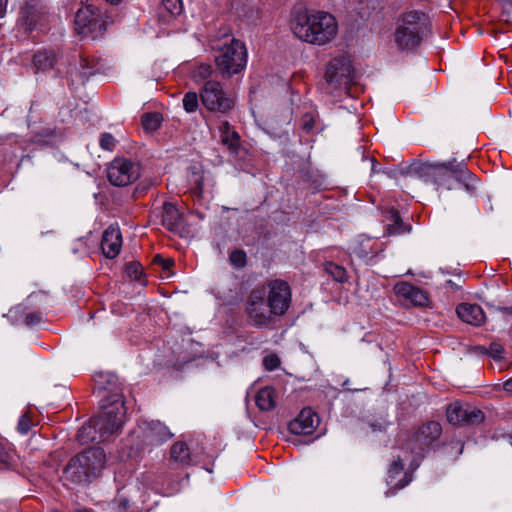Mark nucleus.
<instances>
[{
    "mask_svg": "<svg viewBox=\"0 0 512 512\" xmlns=\"http://www.w3.org/2000/svg\"><path fill=\"white\" fill-rule=\"evenodd\" d=\"M102 411L83 426L78 437L83 443L107 441L124 424L126 408L121 395H112L101 404Z\"/></svg>",
    "mask_w": 512,
    "mask_h": 512,
    "instance_id": "f257e3e1",
    "label": "nucleus"
},
{
    "mask_svg": "<svg viewBox=\"0 0 512 512\" xmlns=\"http://www.w3.org/2000/svg\"><path fill=\"white\" fill-rule=\"evenodd\" d=\"M294 35L300 40L324 45L335 38L338 24L333 15L319 11L313 14H298L291 23Z\"/></svg>",
    "mask_w": 512,
    "mask_h": 512,
    "instance_id": "f03ea898",
    "label": "nucleus"
},
{
    "mask_svg": "<svg viewBox=\"0 0 512 512\" xmlns=\"http://www.w3.org/2000/svg\"><path fill=\"white\" fill-rule=\"evenodd\" d=\"M105 463L104 450L92 447L69 460L63 469V477L72 484H86L100 475Z\"/></svg>",
    "mask_w": 512,
    "mask_h": 512,
    "instance_id": "7ed1b4c3",
    "label": "nucleus"
},
{
    "mask_svg": "<svg viewBox=\"0 0 512 512\" xmlns=\"http://www.w3.org/2000/svg\"><path fill=\"white\" fill-rule=\"evenodd\" d=\"M441 434V424L437 421H428L403 439L401 450L411 455L413 469H416L425 454L437 445Z\"/></svg>",
    "mask_w": 512,
    "mask_h": 512,
    "instance_id": "20e7f679",
    "label": "nucleus"
},
{
    "mask_svg": "<svg viewBox=\"0 0 512 512\" xmlns=\"http://www.w3.org/2000/svg\"><path fill=\"white\" fill-rule=\"evenodd\" d=\"M418 172L426 182H431L437 188L447 190L454 187V182L465 183L468 188V183L474 179V175L462 164H422Z\"/></svg>",
    "mask_w": 512,
    "mask_h": 512,
    "instance_id": "39448f33",
    "label": "nucleus"
},
{
    "mask_svg": "<svg viewBox=\"0 0 512 512\" xmlns=\"http://www.w3.org/2000/svg\"><path fill=\"white\" fill-rule=\"evenodd\" d=\"M213 49L216 52L214 57L216 68L222 77L230 78L245 69L247 50L241 41L228 38L222 45L213 46Z\"/></svg>",
    "mask_w": 512,
    "mask_h": 512,
    "instance_id": "423d86ee",
    "label": "nucleus"
},
{
    "mask_svg": "<svg viewBox=\"0 0 512 512\" xmlns=\"http://www.w3.org/2000/svg\"><path fill=\"white\" fill-rule=\"evenodd\" d=\"M427 26L425 14L411 11L404 14L397 23L393 34L394 42L401 51L410 50L418 46L422 40V34Z\"/></svg>",
    "mask_w": 512,
    "mask_h": 512,
    "instance_id": "0eeeda50",
    "label": "nucleus"
},
{
    "mask_svg": "<svg viewBox=\"0 0 512 512\" xmlns=\"http://www.w3.org/2000/svg\"><path fill=\"white\" fill-rule=\"evenodd\" d=\"M259 288H265L267 291L266 300L270 313L275 316L284 315L291 304V288L289 284L281 279L267 281Z\"/></svg>",
    "mask_w": 512,
    "mask_h": 512,
    "instance_id": "6e6552de",
    "label": "nucleus"
},
{
    "mask_svg": "<svg viewBox=\"0 0 512 512\" xmlns=\"http://www.w3.org/2000/svg\"><path fill=\"white\" fill-rule=\"evenodd\" d=\"M202 104L212 112L227 113L234 106V100L223 90L220 82L206 81L201 93Z\"/></svg>",
    "mask_w": 512,
    "mask_h": 512,
    "instance_id": "1a4fd4ad",
    "label": "nucleus"
},
{
    "mask_svg": "<svg viewBox=\"0 0 512 512\" xmlns=\"http://www.w3.org/2000/svg\"><path fill=\"white\" fill-rule=\"evenodd\" d=\"M353 69L351 62L344 56L332 59L326 69L325 79L327 85L336 90H348L353 82Z\"/></svg>",
    "mask_w": 512,
    "mask_h": 512,
    "instance_id": "9d476101",
    "label": "nucleus"
},
{
    "mask_svg": "<svg viewBox=\"0 0 512 512\" xmlns=\"http://www.w3.org/2000/svg\"><path fill=\"white\" fill-rule=\"evenodd\" d=\"M107 177L114 186H127L140 177V165L130 159L115 158L107 168Z\"/></svg>",
    "mask_w": 512,
    "mask_h": 512,
    "instance_id": "9b49d317",
    "label": "nucleus"
},
{
    "mask_svg": "<svg viewBox=\"0 0 512 512\" xmlns=\"http://www.w3.org/2000/svg\"><path fill=\"white\" fill-rule=\"evenodd\" d=\"M267 291L265 288H254L246 302V312L249 319L257 327L270 324L271 315L270 308L266 300Z\"/></svg>",
    "mask_w": 512,
    "mask_h": 512,
    "instance_id": "f8f14e48",
    "label": "nucleus"
},
{
    "mask_svg": "<svg viewBox=\"0 0 512 512\" xmlns=\"http://www.w3.org/2000/svg\"><path fill=\"white\" fill-rule=\"evenodd\" d=\"M75 31L81 36L94 35L105 29L100 13L92 6L80 7L74 18Z\"/></svg>",
    "mask_w": 512,
    "mask_h": 512,
    "instance_id": "ddd939ff",
    "label": "nucleus"
},
{
    "mask_svg": "<svg viewBox=\"0 0 512 512\" xmlns=\"http://www.w3.org/2000/svg\"><path fill=\"white\" fill-rule=\"evenodd\" d=\"M446 416L453 425H474L483 420V413L476 408L454 402L447 407Z\"/></svg>",
    "mask_w": 512,
    "mask_h": 512,
    "instance_id": "4468645a",
    "label": "nucleus"
},
{
    "mask_svg": "<svg viewBox=\"0 0 512 512\" xmlns=\"http://www.w3.org/2000/svg\"><path fill=\"white\" fill-rule=\"evenodd\" d=\"M405 462L411 463V455L400 449V453L394 457L388 470L387 484L391 489H402L411 481V478L404 471ZM410 468L414 470L411 465Z\"/></svg>",
    "mask_w": 512,
    "mask_h": 512,
    "instance_id": "2eb2a0df",
    "label": "nucleus"
},
{
    "mask_svg": "<svg viewBox=\"0 0 512 512\" xmlns=\"http://www.w3.org/2000/svg\"><path fill=\"white\" fill-rule=\"evenodd\" d=\"M197 462V455L191 451L186 442L177 441L171 446L168 464L172 469L189 467Z\"/></svg>",
    "mask_w": 512,
    "mask_h": 512,
    "instance_id": "dca6fc26",
    "label": "nucleus"
},
{
    "mask_svg": "<svg viewBox=\"0 0 512 512\" xmlns=\"http://www.w3.org/2000/svg\"><path fill=\"white\" fill-rule=\"evenodd\" d=\"M96 71V63L93 59L78 55L73 57V63H69L66 74L71 84H74L75 81L83 82Z\"/></svg>",
    "mask_w": 512,
    "mask_h": 512,
    "instance_id": "f3484780",
    "label": "nucleus"
},
{
    "mask_svg": "<svg viewBox=\"0 0 512 512\" xmlns=\"http://www.w3.org/2000/svg\"><path fill=\"white\" fill-rule=\"evenodd\" d=\"M393 291L396 296L406 304L422 307L428 303L427 293L409 282L403 281L396 283L393 287Z\"/></svg>",
    "mask_w": 512,
    "mask_h": 512,
    "instance_id": "a211bd4d",
    "label": "nucleus"
},
{
    "mask_svg": "<svg viewBox=\"0 0 512 512\" xmlns=\"http://www.w3.org/2000/svg\"><path fill=\"white\" fill-rule=\"evenodd\" d=\"M319 424V417L311 408H304L298 416L289 423V431L295 435L312 434Z\"/></svg>",
    "mask_w": 512,
    "mask_h": 512,
    "instance_id": "6ab92c4d",
    "label": "nucleus"
},
{
    "mask_svg": "<svg viewBox=\"0 0 512 512\" xmlns=\"http://www.w3.org/2000/svg\"><path fill=\"white\" fill-rule=\"evenodd\" d=\"M122 247V235L120 229L109 226L102 235L101 249L103 254L110 259L115 258Z\"/></svg>",
    "mask_w": 512,
    "mask_h": 512,
    "instance_id": "aec40b11",
    "label": "nucleus"
},
{
    "mask_svg": "<svg viewBox=\"0 0 512 512\" xmlns=\"http://www.w3.org/2000/svg\"><path fill=\"white\" fill-rule=\"evenodd\" d=\"M458 317L470 325L480 326L485 322V313L481 306L471 303H461L456 308Z\"/></svg>",
    "mask_w": 512,
    "mask_h": 512,
    "instance_id": "412c9836",
    "label": "nucleus"
},
{
    "mask_svg": "<svg viewBox=\"0 0 512 512\" xmlns=\"http://www.w3.org/2000/svg\"><path fill=\"white\" fill-rule=\"evenodd\" d=\"M187 182L191 195L200 200L204 193L206 176L200 166H191L187 173Z\"/></svg>",
    "mask_w": 512,
    "mask_h": 512,
    "instance_id": "4be33fe9",
    "label": "nucleus"
},
{
    "mask_svg": "<svg viewBox=\"0 0 512 512\" xmlns=\"http://www.w3.org/2000/svg\"><path fill=\"white\" fill-rule=\"evenodd\" d=\"M144 433L145 438L151 444H160L172 437V433L169 431L168 427L159 421H151L146 423Z\"/></svg>",
    "mask_w": 512,
    "mask_h": 512,
    "instance_id": "5701e85b",
    "label": "nucleus"
},
{
    "mask_svg": "<svg viewBox=\"0 0 512 512\" xmlns=\"http://www.w3.org/2000/svg\"><path fill=\"white\" fill-rule=\"evenodd\" d=\"M181 214L171 203H164L162 208V224L170 231H176L181 226Z\"/></svg>",
    "mask_w": 512,
    "mask_h": 512,
    "instance_id": "b1692460",
    "label": "nucleus"
},
{
    "mask_svg": "<svg viewBox=\"0 0 512 512\" xmlns=\"http://www.w3.org/2000/svg\"><path fill=\"white\" fill-rule=\"evenodd\" d=\"M221 142L228 147L231 152H237L240 145L239 134L232 129L231 125L224 121L219 127Z\"/></svg>",
    "mask_w": 512,
    "mask_h": 512,
    "instance_id": "393cba45",
    "label": "nucleus"
},
{
    "mask_svg": "<svg viewBox=\"0 0 512 512\" xmlns=\"http://www.w3.org/2000/svg\"><path fill=\"white\" fill-rule=\"evenodd\" d=\"M56 63L57 57L53 52L39 51L33 56V67L36 73L48 71L54 68Z\"/></svg>",
    "mask_w": 512,
    "mask_h": 512,
    "instance_id": "a878e982",
    "label": "nucleus"
},
{
    "mask_svg": "<svg viewBox=\"0 0 512 512\" xmlns=\"http://www.w3.org/2000/svg\"><path fill=\"white\" fill-rule=\"evenodd\" d=\"M257 407L262 411H269L275 407V391L271 387H265L258 391L255 397Z\"/></svg>",
    "mask_w": 512,
    "mask_h": 512,
    "instance_id": "bb28decb",
    "label": "nucleus"
},
{
    "mask_svg": "<svg viewBox=\"0 0 512 512\" xmlns=\"http://www.w3.org/2000/svg\"><path fill=\"white\" fill-rule=\"evenodd\" d=\"M388 219L392 222L388 225V231L390 234H403L410 231V226L403 223L397 210H389Z\"/></svg>",
    "mask_w": 512,
    "mask_h": 512,
    "instance_id": "cd10ccee",
    "label": "nucleus"
},
{
    "mask_svg": "<svg viewBox=\"0 0 512 512\" xmlns=\"http://www.w3.org/2000/svg\"><path fill=\"white\" fill-rule=\"evenodd\" d=\"M16 463V454L9 446L0 442V469H9Z\"/></svg>",
    "mask_w": 512,
    "mask_h": 512,
    "instance_id": "c85d7f7f",
    "label": "nucleus"
},
{
    "mask_svg": "<svg viewBox=\"0 0 512 512\" xmlns=\"http://www.w3.org/2000/svg\"><path fill=\"white\" fill-rule=\"evenodd\" d=\"M324 269L335 281L340 283L347 281V272L344 267L333 262H327Z\"/></svg>",
    "mask_w": 512,
    "mask_h": 512,
    "instance_id": "c756f323",
    "label": "nucleus"
},
{
    "mask_svg": "<svg viewBox=\"0 0 512 512\" xmlns=\"http://www.w3.org/2000/svg\"><path fill=\"white\" fill-rule=\"evenodd\" d=\"M162 122V116L157 113H146L142 117V126L146 131H155L160 127Z\"/></svg>",
    "mask_w": 512,
    "mask_h": 512,
    "instance_id": "7c9ffc66",
    "label": "nucleus"
},
{
    "mask_svg": "<svg viewBox=\"0 0 512 512\" xmlns=\"http://www.w3.org/2000/svg\"><path fill=\"white\" fill-rule=\"evenodd\" d=\"M35 425V422L32 420V415L30 411H26L23 415L20 416L17 423V431L26 435L30 432L31 428Z\"/></svg>",
    "mask_w": 512,
    "mask_h": 512,
    "instance_id": "2f4dec72",
    "label": "nucleus"
},
{
    "mask_svg": "<svg viewBox=\"0 0 512 512\" xmlns=\"http://www.w3.org/2000/svg\"><path fill=\"white\" fill-rule=\"evenodd\" d=\"M183 107L186 112L193 113L199 107L198 95L196 92H187L183 97Z\"/></svg>",
    "mask_w": 512,
    "mask_h": 512,
    "instance_id": "473e14b6",
    "label": "nucleus"
},
{
    "mask_svg": "<svg viewBox=\"0 0 512 512\" xmlns=\"http://www.w3.org/2000/svg\"><path fill=\"white\" fill-rule=\"evenodd\" d=\"M162 7L171 16L180 15L183 10L181 0H162Z\"/></svg>",
    "mask_w": 512,
    "mask_h": 512,
    "instance_id": "72a5a7b5",
    "label": "nucleus"
},
{
    "mask_svg": "<svg viewBox=\"0 0 512 512\" xmlns=\"http://www.w3.org/2000/svg\"><path fill=\"white\" fill-rule=\"evenodd\" d=\"M125 272L131 280L138 281L141 279L143 270L139 262L132 261L126 264Z\"/></svg>",
    "mask_w": 512,
    "mask_h": 512,
    "instance_id": "f704fd0d",
    "label": "nucleus"
},
{
    "mask_svg": "<svg viewBox=\"0 0 512 512\" xmlns=\"http://www.w3.org/2000/svg\"><path fill=\"white\" fill-rule=\"evenodd\" d=\"M213 72L212 66L209 64H199L193 70V77L195 80H205L207 79Z\"/></svg>",
    "mask_w": 512,
    "mask_h": 512,
    "instance_id": "c9c22d12",
    "label": "nucleus"
},
{
    "mask_svg": "<svg viewBox=\"0 0 512 512\" xmlns=\"http://www.w3.org/2000/svg\"><path fill=\"white\" fill-rule=\"evenodd\" d=\"M229 259L235 267L242 268L246 265L247 257L243 250H234L231 252Z\"/></svg>",
    "mask_w": 512,
    "mask_h": 512,
    "instance_id": "e433bc0d",
    "label": "nucleus"
},
{
    "mask_svg": "<svg viewBox=\"0 0 512 512\" xmlns=\"http://www.w3.org/2000/svg\"><path fill=\"white\" fill-rule=\"evenodd\" d=\"M99 144L102 149L112 151L115 148L116 140L110 133H103L100 137Z\"/></svg>",
    "mask_w": 512,
    "mask_h": 512,
    "instance_id": "4c0bfd02",
    "label": "nucleus"
},
{
    "mask_svg": "<svg viewBox=\"0 0 512 512\" xmlns=\"http://www.w3.org/2000/svg\"><path fill=\"white\" fill-rule=\"evenodd\" d=\"M42 313L41 312H32L26 315L24 323L26 326H34L39 324L42 321Z\"/></svg>",
    "mask_w": 512,
    "mask_h": 512,
    "instance_id": "58836bf2",
    "label": "nucleus"
},
{
    "mask_svg": "<svg viewBox=\"0 0 512 512\" xmlns=\"http://www.w3.org/2000/svg\"><path fill=\"white\" fill-rule=\"evenodd\" d=\"M488 354L492 356L493 358H501L502 354L504 352V348L500 343L493 342L490 344L488 350Z\"/></svg>",
    "mask_w": 512,
    "mask_h": 512,
    "instance_id": "ea45409f",
    "label": "nucleus"
},
{
    "mask_svg": "<svg viewBox=\"0 0 512 512\" xmlns=\"http://www.w3.org/2000/svg\"><path fill=\"white\" fill-rule=\"evenodd\" d=\"M154 262L161 265L162 269L163 270H170L172 268V266L174 265V261L170 258H163L162 256L160 255H156L154 257Z\"/></svg>",
    "mask_w": 512,
    "mask_h": 512,
    "instance_id": "a19ab883",
    "label": "nucleus"
},
{
    "mask_svg": "<svg viewBox=\"0 0 512 512\" xmlns=\"http://www.w3.org/2000/svg\"><path fill=\"white\" fill-rule=\"evenodd\" d=\"M264 365L268 370H274L279 365V359L277 357H266L264 359Z\"/></svg>",
    "mask_w": 512,
    "mask_h": 512,
    "instance_id": "79ce46f5",
    "label": "nucleus"
},
{
    "mask_svg": "<svg viewBox=\"0 0 512 512\" xmlns=\"http://www.w3.org/2000/svg\"><path fill=\"white\" fill-rule=\"evenodd\" d=\"M314 126V119L311 115L306 114L303 118L302 127L305 131L309 132Z\"/></svg>",
    "mask_w": 512,
    "mask_h": 512,
    "instance_id": "37998d69",
    "label": "nucleus"
},
{
    "mask_svg": "<svg viewBox=\"0 0 512 512\" xmlns=\"http://www.w3.org/2000/svg\"><path fill=\"white\" fill-rule=\"evenodd\" d=\"M354 253L356 255H358L359 257L361 258H366L369 256L370 252H368L365 248H362V249H358V248H354L353 249Z\"/></svg>",
    "mask_w": 512,
    "mask_h": 512,
    "instance_id": "c03bdc74",
    "label": "nucleus"
},
{
    "mask_svg": "<svg viewBox=\"0 0 512 512\" xmlns=\"http://www.w3.org/2000/svg\"><path fill=\"white\" fill-rule=\"evenodd\" d=\"M8 0H0V18L6 13Z\"/></svg>",
    "mask_w": 512,
    "mask_h": 512,
    "instance_id": "a18cd8bd",
    "label": "nucleus"
},
{
    "mask_svg": "<svg viewBox=\"0 0 512 512\" xmlns=\"http://www.w3.org/2000/svg\"><path fill=\"white\" fill-rule=\"evenodd\" d=\"M503 389L506 392H512V377L503 383Z\"/></svg>",
    "mask_w": 512,
    "mask_h": 512,
    "instance_id": "49530a36",
    "label": "nucleus"
},
{
    "mask_svg": "<svg viewBox=\"0 0 512 512\" xmlns=\"http://www.w3.org/2000/svg\"><path fill=\"white\" fill-rule=\"evenodd\" d=\"M503 313L512 315V307H504L501 309Z\"/></svg>",
    "mask_w": 512,
    "mask_h": 512,
    "instance_id": "de8ad7c7",
    "label": "nucleus"
},
{
    "mask_svg": "<svg viewBox=\"0 0 512 512\" xmlns=\"http://www.w3.org/2000/svg\"><path fill=\"white\" fill-rule=\"evenodd\" d=\"M107 2H110L112 4H118L120 3L122 0H106Z\"/></svg>",
    "mask_w": 512,
    "mask_h": 512,
    "instance_id": "09e8293b",
    "label": "nucleus"
},
{
    "mask_svg": "<svg viewBox=\"0 0 512 512\" xmlns=\"http://www.w3.org/2000/svg\"><path fill=\"white\" fill-rule=\"evenodd\" d=\"M459 444H460V446H461V447H460V453H461V452L463 451V445H462L461 443H459Z\"/></svg>",
    "mask_w": 512,
    "mask_h": 512,
    "instance_id": "8fccbe9b",
    "label": "nucleus"
},
{
    "mask_svg": "<svg viewBox=\"0 0 512 512\" xmlns=\"http://www.w3.org/2000/svg\"><path fill=\"white\" fill-rule=\"evenodd\" d=\"M76 512H89V511H86V510H78Z\"/></svg>",
    "mask_w": 512,
    "mask_h": 512,
    "instance_id": "3c124183",
    "label": "nucleus"
},
{
    "mask_svg": "<svg viewBox=\"0 0 512 512\" xmlns=\"http://www.w3.org/2000/svg\"><path fill=\"white\" fill-rule=\"evenodd\" d=\"M328 88L330 89V87H329V86H328ZM333 90H334V89H332V88H331L330 93H333Z\"/></svg>",
    "mask_w": 512,
    "mask_h": 512,
    "instance_id": "603ef678",
    "label": "nucleus"
}]
</instances>
